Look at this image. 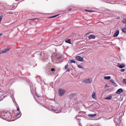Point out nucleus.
Instances as JSON below:
<instances>
[{"label": "nucleus", "instance_id": "nucleus-1", "mask_svg": "<svg viewBox=\"0 0 126 126\" xmlns=\"http://www.w3.org/2000/svg\"><path fill=\"white\" fill-rule=\"evenodd\" d=\"M49 108L52 110L54 112L56 113L59 112L62 110L61 108L59 106L57 107L54 106H51V107H49Z\"/></svg>", "mask_w": 126, "mask_h": 126}, {"label": "nucleus", "instance_id": "nucleus-2", "mask_svg": "<svg viewBox=\"0 0 126 126\" xmlns=\"http://www.w3.org/2000/svg\"><path fill=\"white\" fill-rule=\"evenodd\" d=\"M4 118H4V120H8L11 118V116L9 112L6 111Z\"/></svg>", "mask_w": 126, "mask_h": 126}, {"label": "nucleus", "instance_id": "nucleus-3", "mask_svg": "<svg viewBox=\"0 0 126 126\" xmlns=\"http://www.w3.org/2000/svg\"><path fill=\"white\" fill-rule=\"evenodd\" d=\"M92 79L90 78H89L85 79L82 81L83 82L85 83H91L92 81Z\"/></svg>", "mask_w": 126, "mask_h": 126}, {"label": "nucleus", "instance_id": "nucleus-4", "mask_svg": "<svg viewBox=\"0 0 126 126\" xmlns=\"http://www.w3.org/2000/svg\"><path fill=\"white\" fill-rule=\"evenodd\" d=\"M6 111H2L0 113V117L4 119Z\"/></svg>", "mask_w": 126, "mask_h": 126}, {"label": "nucleus", "instance_id": "nucleus-5", "mask_svg": "<svg viewBox=\"0 0 126 126\" xmlns=\"http://www.w3.org/2000/svg\"><path fill=\"white\" fill-rule=\"evenodd\" d=\"M65 92V90L62 89H60L58 90L59 95L61 96H62Z\"/></svg>", "mask_w": 126, "mask_h": 126}, {"label": "nucleus", "instance_id": "nucleus-6", "mask_svg": "<svg viewBox=\"0 0 126 126\" xmlns=\"http://www.w3.org/2000/svg\"><path fill=\"white\" fill-rule=\"evenodd\" d=\"M75 58L77 60L80 62H82L83 60V58L80 56H76Z\"/></svg>", "mask_w": 126, "mask_h": 126}, {"label": "nucleus", "instance_id": "nucleus-7", "mask_svg": "<svg viewBox=\"0 0 126 126\" xmlns=\"http://www.w3.org/2000/svg\"><path fill=\"white\" fill-rule=\"evenodd\" d=\"M107 2L108 3H110L112 4H115V3H117V2H116L115 1H114L113 0H107Z\"/></svg>", "mask_w": 126, "mask_h": 126}, {"label": "nucleus", "instance_id": "nucleus-8", "mask_svg": "<svg viewBox=\"0 0 126 126\" xmlns=\"http://www.w3.org/2000/svg\"><path fill=\"white\" fill-rule=\"evenodd\" d=\"M10 49V48H5L3 50L1 51V53H4L6 52L9 51V50Z\"/></svg>", "mask_w": 126, "mask_h": 126}, {"label": "nucleus", "instance_id": "nucleus-9", "mask_svg": "<svg viewBox=\"0 0 126 126\" xmlns=\"http://www.w3.org/2000/svg\"><path fill=\"white\" fill-rule=\"evenodd\" d=\"M118 96L116 94H115L113 95H112V96L113 97V99L114 100V101H117V100L116 99H116V97H118Z\"/></svg>", "mask_w": 126, "mask_h": 126}, {"label": "nucleus", "instance_id": "nucleus-10", "mask_svg": "<svg viewBox=\"0 0 126 126\" xmlns=\"http://www.w3.org/2000/svg\"><path fill=\"white\" fill-rule=\"evenodd\" d=\"M95 38V37L94 35H91L88 36V38L89 39H94Z\"/></svg>", "mask_w": 126, "mask_h": 126}, {"label": "nucleus", "instance_id": "nucleus-11", "mask_svg": "<svg viewBox=\"0 0 126 126\" xmlns=\"http://www.w3.org/2000/svg\"><path fill=\"white\" fill-rule=\"evenodd\" d=\"M125 66V65L124 63L121 64L119 66V67L120 68H122L124 67Z\"/></svg>", "mask_w": 126, "mask_h": 126}, {"label": "nucleus", "instance_id": "nucleus-12", "mask_svg": "<svg viewBox=\"0 0 126 126\" xmlns=\"http://www.w3.org/2000/svg\"><path fill=\"white\" fill-rule=\"evenodd\" d=\"M118 35V30H117L113 34V36L114 37H115L117 36Z\"/></svg>", "mask_w": 126, "mask_h": 126}, {"label": "nucleus", "instance_id": "nucleus-13", "mask_svg": "<svg viewBox=\"0 0 126 126\" xmlns=\"http://www.w3.org/2000/svg\"><path fill=\"white\" fill-rule=\"evenodd\" d=\"M122 30L123 32L125 33H126V25L125 27L122 29Z\"/></svg>", "mask_w": 126, "mask_h": 126}, {"label": "nucleus", "instance_id": "nucleus-14", "mask_svg": "<svg viewBox=\"0 0 126 126\" xmlns=\"http://www.w3.org/2000/svg\"><path fill=\"white\" fill-rule=\"evenodd\" d=\"M96 115H97V114L95 113V114H89L88 115V116L89 117H93L95 116H96Z\"/></svg>", "mask_w": 126, "mask_h": 126}, {"label": "nucleus", "instance_id": "nucleus-15", "mask_svg": "<svg viewBox=\"0 0 126 126\" xmlns=\"http://www.w3.org/2000/svg\"><path fill=\"white\" fill-rule=\"evenodd\" d=\"M95 94H96L94 92L93 93L92 95V97L93 98L95 99L96 98Z\"/></svg>", "mask_w": 126, "mask_h": 126}, {"label": "nucleus", "instance_id": "nucleus-16", "mask_svg": "<svg viewBox=\"0 0 126 126\" xmlns=\"http://www.w3.org/2000/svg\"><path fill=\"white\" fill-rule=\"evenodd\" d=\"M70 40H71L70 39H66L65 40V42L67 43L71 44V42Z\"/></svg>", "mask_w": 126, "mask_h": 126}, {"label": "nucleus", "instance_id": "nucleus-17", "mask_svg": "<svg viewBox=\"0 0 126 126\" xmlns=\"http://www.w3.org/2000/svg\"><path fill=\"white\" fill-rule=\"evenodd\" d=\"M111 77L110 76H105L104 77V78L105 79H110Z\"/></svg>", "mask_w": 126, "mask_h": 126}, {"label": "nucleus", "instance_id": "nucleus-18", "mask_svg": "<svg viewBox=\"0 0 126 126\" xmlns=\"http://www.w3.org/2000/svg\"><path fill=\"white\" fill-rule=\"evenodd\" d=\"M112 97V96H110L108 97L105 98V99L106 100H110L111 99Z\"/></svg>", "mask_w": 126, "mask_h": 126}, {"label": "nucleus", "instance_id": "nucleus-19", "mask_svg": "<svg viewBox=\"0 0 126 126\" xmlns=\"http://www.w3.org/2000/svg\"><path fill=\"white\" fill-rule=\"evenodd\" d=\"M123 91V90L122 89H119V94H120V93L122 92Z\"/></svg>", "mask_w": 126, "mask_h": 126}, {"label": "nucleus", "instance_id": "nucleus-20", "mask_svg": "<svg viewBox=\"0 0 126 126\" xmlns=\"http://www.w3.org/2000/svg\"><path fill=\"white\" fill-rule=\"evenodd\" d=\"M55 57L58 59H59L61 57V56L60 55H56Z\"/></svg>", "mask_w": 126, "mask_h": 126}, {"label": "nucleus", "instance_id": "nucleus-21", "mask_svg": "<svg viewBox=\"0 0 126 126\" xmlns=\"http://www.w3.org/2000/svg\"><path fill=\"white\" fill-rule=\"evenodd\" d=\"M122 22L124 23H126V18H124L122 21Z\"/></svg>", "mask_w": 126, "mask_h": 126}, {"label": "nucleus", "instance_id": "nucleus-22", "mask_svg": "<svg viewBox=\"0 0 126 126\" xmlns=\"http://www.w3.org/2000/svg\"><path fill=\"white\" fill-rule=\"evenodd\" d=\"M110 81L112 83H114L115 84V86H117V85H115L116 84L114 83V81L113 80L111 79L110 80Z\"/></svg>", "mask_w": 126, "mask_h": 126}, {"label": "nucleus", "instance_id": "nucleus-23", "mask_svg": "<svg viewBox=\"0 0 126 126\" xmlns=\"http://www.w3.org/2000/svg\"><path fill=\"white\" fill-rule=\"evenodd\" d=\"M80 116V115H77V116L76 117V118H77V120H78L79 121L81 120V119L80 118H77V117H80V116Z\"/></svg>", "mask_w": 126, "mask_h": 126}, {"label": "nucleus", "instance_id": "nucleus-24", "mask_svg": "<svg viewBox=\"0 0 126 126\" xmlns=\"http://www.w3.org/2000/svg\"><path fill=\"white\" fill-rule=\"evenodd\" d=\"M70 62L71 63H76L75 61L73 59L71 60H70Z\"/></svg>", "mask_w": 126, "mask_h": 126}, {"label": "nucleus", "instance_id": "nucleus-25", "mask_svg": "<svg viewBox=\"0 0 126 126\" xmlns=\"http://www.w3.org/2000/svg\"><path fill=\"white\" fill-rule=\"evenodd\" d=\"M85 10L86 11L88 12H94V10H88L87 9H86Z\"/></svg>", "mask_w": 126, "mask_h": 126}, {"label": "nucleus", "instance_id": "nucleus-26", "mask_svg": "<svg viewBox=\"0 0 126 126\" xmlns=\"http://www.w3.org/2000/svg\"><path fill=\"white\" fill-rule=\"evenodd\" d=\"M122 82L126 84V79H123V80Z\"/></svg>", "mask_w": 126, "mask_h": 126}, {"label": "nucleus", "instance_id": "nucleus-27", "mask_svg": "<svg viewBox=\"0 0 126 126\" xmlns=\"http://www.w3.org/2000/svg\"><path fill=\"white\" fill-rule=\"evenodd\" d=\"M59 15H55V16H52L50 17H49V18H54V17H56V16H57Z\"/></svg>", "mask_w": 126, "mask_h": 126}, {"label": "nucleus", "instance_id": "nucleus-28", "mask_svg": "<svg viewBox=\"0 0 126 126\" xmlns=\"http://www.w3.org/2000/svg\"><path fill=\"white\" fill-rule=\"evenodd\" d=\"M78 67L80 68H82V70L84 69V68L81 66L80 65H78Z\"/></svg>", "mask_w": 126, "mask_h": 126}, {"label": "nucleus", "instance_id": "nucleus-29", "mask_svg": "<svg viewBox=\"0 0 126 126\" xmlns=\"http://www.w3.org/2000/svg\"><path fill=\"white\" fill-rule=\"evenodd\" d=\"M3 17V16H0V22H1L2 18Z\"/></svg>", "mask_w": 126, "mask_h": 126}, {"label": "nucleus", "instance_id": "nucleus-30", "mask_svg": "<svg viewBox=\"0 0 126 126\" xmlns=\"http://www.w3.org/2000/svg\"><path fill=\"white\" fill-rule=\"evenodd\" d=\"M68 65H65V69H67L68 68Z\"/></svg>", "mask_w": 126, "mask_h": 126}, {"label": "nucleus", "instance_id": "nucleus-31", "mask_svg": "<svg viewBox=\"0 0 126 126\" xmlns=\"http://www.w3.org/2000/svg\"><path fill=\"white\" fill-rule=\"evenodd\" d=\"M125 70V69H122L120 70V71L122 72H124Z\"/></svg>", "mask_w": 126, "mask_h": 126}, {"label": "nucleus", "instance_id": "nucleus-32", "mask_svg": "<svg viewBox=\"0 0 126 126\" xmlns=\"http://www.w3.org/2000/svg\"><path fill=\"white\" fill-rule=\"evenodd\" d=\"M20 114L19 112V111L18 112H17V114L16 115V116H18Z\"/></svg>", "mask_w": 126, "mask_h": 126}, {"label": "nucleus", "instance_id": "nucleus-33", "mask_svg": "<svg viewBox=\"0 0 126 126\" xmlns=\"http://www.w3.org/2000/svg\"><path fill=\"white\" fill-rule=\"evenodd\" d=\"M51 70L52 71H54L55 70V69L54 68H51Z\"/></svg>", "mask_w": 126, "mask_h": 126}, {"label": "nucleus", "instance_id": "nucleus-34", "mask_svg": "<svg viewBox=\"0 0 126 126\" xmlns=\"http://www.w3.org/2000/svg\"><path fill=\"white\" fill-rule=\"evenodd\" d=\"M17 110L18 111V112L19 111V107H18V108H17Z\"/></svg>", "mask_w": 126, "mask_h": 126}, {"label": "nucleus", "instance_id": "nucleus-35", "mask_svg": "<svg viewBox=\"0 0 126 126\" xmlns=\"http://www.w3.org/2000/svg\"><path fill=\"white\" fill-rule=\"evenodd\" d=\"M116 94H118V90L116 92Z\"/></svg>", "mask_w": 126, "mask_h": 126}, {"label": "nucleus", "instance_id": "nucleus-36", "mask_svg": "<svg viewBox=\"0 0 126 126\" xmlns=\"http://www.w3.org/2000/svg\"><path fill=\"white\" fill-rule=\"evenodd\" d=\"M2 99L1 98V97H0V101L2 100Z\"/></svg>", "mask_w": 126, "mask_h": 126}, {"label": "nucleus", "instance_id": "nucleus-37", "mask_svg": "<svg viewBox=\"0 0 126 126\" xmlns=\"http://www.w3.org/2000/svg\"><path fill=\"white\" fill-rule=\"evenodd\" d=\"M71 10V8H69L68 9V10L70 11Z\"/></svg>", "mask_w": 126, "mask_h": 126}, {"label": "nucleus", "instance_id": "nucleus-38", "mask_svg": "<svg viewBox=\"0 0 126 126\" xmlns=\"http://www.w3.org/2000/svg\"><path fill=\"white\" fill-rule=\"evenodd\" d=\"M37 19V18H35L34 19H31V20H34Z\"/></svg>", "mask_w": 126, "mask_h": 126}, {"label": "nucleus", "instance_id": "nucleus-39", "mask_svg": "<svg viewBox=\"0 0 126 126\" xmlns=\"http://www.w3.org/2000/svg\"><path fill=\"white\" fill-rule=\"evenodd\" d=\"M35 94H36V96L37 97H39V96H38V95H37V94H36V93Z\"/></svg>", "mask_w": 126, "mask_h": 126}, {"label": "nucleus", "instance_id": "nucleus-40", "mask_svg": "<svg viewBox=\"0 0 126 126\" xmlns=\"http://www.w3.org/2000/svg\"><path fill=\"white\" fill-rule=\"evenodd\" d=\"M2 33H0V35L1 36L2 35Z\"/></svg>", "mask_w": 126, "mask_h": 126}, {"label": "nucleus", "instance_id": "nucleus-41", "mask_svg": "<svg viewBox=\"0 0 126 126\" xmlns=\"http://www.w3.org/2000/svg\"><path fill=\"white\" fill-rule=\"evenodd\" d=\"M1 53H2L1 52V51H0V54H1Z\"/></svg>", "mask_w": 126, "mask_h": 126}, {"label": "nucleus", "instance_id": "nucleus-42", "mask_svg": "<svg viewBox=\"0 0 126 126\" xmlns=\"http://www.w3.org/2000/svg\"><path fill=\"white\" fill-rule=\"evenodd\" d=\"M116 118H115V119H114V120H115V121H116Z\"/></svg>", "mask_w": 126, "mask_h": 126}, {"label": "nucleus", "instance_id": "nucleus-43", "mask_svg": "<svg viewBox=\"0 0 126 126\" xmlns=\"http://www.w3.org/2000/svg\"><path fill=\"white\" fill-rule=\"evenodd\" d=\"M67 71H68V72L69 71V70H67Z\"/></svg>", "mask_w": 126, "mask_h": 126}, {"label": "nucleus", "instance_id": "nucleus-44", "mask_svg": "<svg viewBox=\"0 0 126 126\" xmlns=\"http://www.w3.org/2000/svg\"><path fill=\"white\" fill-rule=\"evenodd\" d=\"M20 114H21V115H20V117H19H19L20 116H21V113H20Z\"/></svg>", "mask_w": 126, "mask_h": 126}, {"label": "nucleus", "instance_id": "nucleus-45", "mask_svg": "<svg viewBox=\"0 0 126 126\" xmlns=\"http://www.w3.org/2000/svg\"><path fill=\"white\" fill-rule=\"evenodd\" d=\"M117 19H118V17H117Z\"/></svg>", "mask_w": 126, "mask_h": 126}, {"label": "nucleus", "instance_id": "nucleus-46", "mask_svg": "<svg viewBox=\"0 0 126 126\" xmlns=\"http://www.w3.org/2000/svg\"><path fill=\"white\" fill-rule=\"evenodd\" d=\"M16 1H18V0H15Z\"/></svg>", "mask_w": 126, "mask_h": 126}, {"label": "nucleus", "instance_id": "nucleus-47", "mask_svg": "<svg viewBox=\"0 0 126 126\" xmlns=\"http://www.w3.org/2000/svg\"><path fill=\"white\" fill-rule=\"evenodd\" d=\"M116 126H117V124H116Z\"/></svg>", "mask_w": 126, "mask_h": 126}, {"label": "nucleus", "instance_id": "nucleus-48", "mask_svg": "<svg viewBox=\"0 0 126 126\" xmlns=\"http://www.w3.org/2000/svg\"><path fill=\"white\" fill-rule=\"evenodd\" d=\"M118 48H119V49H120V48L119 47Z\"/></svg>", "mask_w": 126, "mask_h": 126}, {"label": "nucleus", "instance_id": "nucleus-49", "mask_svg": "<svg viewBox=\"0 0 126 126\" xmlns=\"http://www.w3.org/2000/svg\"><path fill=\"white\" fill-rule=\"evenodd\" d=\"M119 33V32H118Z\"/></svg>", "mask_w": 126, "mask_h": 126}, {"label": "nucleus", "instance_id": "nucleus-50", "mask_svg": "<svg viewBox=\"0 0 126 126\" xmlns=\"http://www.w3.org/2000/svg\"><path fill=\"white\" fill-rule=\"evenodd\" d=\"M117 66H118V64Z\"/></svg>", "mask_w": 126, "mask_h": 126}, {"label": "nucleus", "instance_id": "nucleus-51", "mask_svg": "<svg viewBox=\"0 0 126 126\" xmlns=\"http://www.w3.org/2000/svg\"><path fill=\"white\" fill-rule=\"evenodd\" d=\"M71 95H73V94H72Z\"/></svg>", "mask_w": 126, "mask_h": 126}, {"label": "nucleus", "instance_id": "nucleus-52", "mask_svg": "<svg viewBox=\"0 0 126 126\" xmlns=\"http://www.w3.org/2000/svg\"><path fill=\"white\" fill-rule=\"evenodd\" d=\"M120 18V17H119L118 18L119 19Z\"/></svg>", "mask_w": 126, "mask_h": 126}]
</instances>
